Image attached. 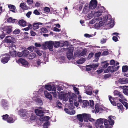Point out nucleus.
I'll list each match as a JSON object with an SVG mask.
<instances>
[{
  "label": "nucleus",
  "mask_w": 128,
  "mask_h": 128,
  "mask_svg": "<svg viewBox=\"0 0 128 128\" xmlns=\"http://www.w3.org/2000/svg\"><path fill=\"white\" fill-rule=\"evenodd\" d=\"M18 23L20 26L23 27L26 26L27 24L26 22L23 20H20L18 22Z\"/></svg>",
  "instance_id": "nucleus-24"
},
{
  "label": "nucleus",
  "mask_w": 128,
  "mask_h": 128,
  "mask_svg": "<svg viewBox=\"0 0 128 128\" xmlns=\"http://www.w3.org/2000/svg\"><path fill=\"white\" fill-rule=\"evenodd\" d=\"M44 94L45 96H51L50 95L51 94L48 92L46 91H44Z\"/></svg>",
  "instance_id": "nucleus-63"
},
{
  "label": "nucleus",
  "mask_w": 128,
  "mask_h": 128,
  "mask_svg": "<svg viewBox=\"0 0 128 128\" xmlns=\"http://www.w3.org/2000/svg\"><path fill=\"white\" fill-rule=\"evenodd\" d=\"M8 116L7 114H6L5 115H4L3 116H2V119L3 120H7V118H8Z\"/></svg>",
  "instance_id": "nucleus-61"
},
{
  "label": "nucleus",
  "mask_w": 128,
  "mask_h": 128,
  "mask_svg": "<svg viewBox=\"0 0 128 128\" xmlns=\"http://www.w3.org/2000/svg\"><path fill=\"white\" fill-rule=\"evenodd\" d=\"M77 117L78 120L80 122H82L83 120H84L83 114L78 115Z\"/></svg>",
  "instance_id": "nucleus-30"
},
{
  "label": "nucleus",
  "mask_w": 128,
  "mask_h": 128,
  "mask_svg": "<svg viewBox=\"0 0 128 128\" xmlns=\"http://www.w3.org/2000/svg\"><path fill=\"white\" fill-rule=\"evenodd\" d=\"M102 11L98 10L97 12L94 11V18L90 22V23L93 24L96 22L100 21L102 18L100 17L102 15Z\"/></svg>",
  "instance_id": "nucleus-3"
},
{
  "label": "nucleus",
  "mask_w": 128,
  "mask_h": 128,
  "mask_svg": "<svg viewBox=\"0 0 128 128\" xmlns=\"http://www.w3.org/2000/svg\"><path fill=\"white\" fill-rule=\"evenodd\" d=\"M9 49L11 50H15L16 49V46L14 45H13L10 46L9 47Z\"/></svg>",
  "instance_id": "nucleus-53"
},
{
  "label": "nucleus",
  "mask_w": 128,
  "mask_h": 128,
  "mask_svg": "<svg viewBox=\"0 0 128 128\" xmlns=\"http://www.w3.org/2000/svg\"><path fill=\"white\" fill-rule=\"evenodd\" d=\"M108 120L105 119L100 118L98 119L96 122L95 126L96 128H104L102 126L103 122L105 127L106 128H112V126L114 123L113 120L115 118V117L112 116H108Z\"/></svg>",
  "instance_id": "nucleus-1"
},
{
  "label": "nucleus",
  "mask_w": 128,
  "mask_h": 128,
  "mask_svg": "<svg viewBox=\"0 0 128 128\" xmlns=\"http://www.w3.org/2000/svg\"><path fill=\"white\" fill-rule=\"evenodd\" d=\"M20 6L22 9L26 10L28 9V7H27L24 3H21L20 5Z\"/></svg>",
  "instance_id": "nucleus-27"
},
{
  "label": "nucleus",
  "mask_w": 128,
  "mask_h": 128,
  "mask_svg": "<svg viewBox=\"0 0 128 128\" xmlns=\"http://www.w3.org/2000/svg\"><path fill=\"white\" fill-rule=\"evenodd\" d=\"M53 45L54 47L57 48L60 46H62L63 44L59 42H53Z\"/></svg>",
  "instance_id": "nucleus-22"
},
{
  "label": "nucleus",
  "mask_w": 128,
  "mask_h": 128,
  "mask_svg": "<svg viewBox=\"0 0 128 128\" xmlns=\"http://www.w3.org/2000/svg\"><path fill=\"white\" fill-rule=\"evenodd\" d=\"M35 112L36 114L40 117L43 116V112L41 110L37 109L35 110Z\"/></svg>",
  "instance_id": "nucleus-21"
},
{
  "label": "nucleus",
  "mask_w": 128,
  "mask_h": 128,
  "mask_svg": "<svg viewBox=\"0 0 128 128\" xmlns=\"http://www.w3.org/2000/svg\"><path fill=\"white\" fill-rule=\"evenodd\" d=\"M119 66L116 67L114 66H109L107 69L105 70L104 72L105 73H108L110 71L111 72H113L117 70Z\"/></svg>",
  "instance_id": "nucleus-10"
},
{
  "label": "nucleus",
  "mask_w": 128,
  "mask_h": 128,
  "mask_svg": "<svg viewBox=\"0 0 128 128\" xmlns=\"http://www.w3.org/2000/svg\"><path fill=\"white\" fill-rule=\"evenodd\" d=\"M73 48L71 47L69 48V51L67 54V56L69 60H70L72 58Z\"/></svg>",
  "instance_id": "nucleus-16"
},
{
  "label": "nucleus",
  "mask_w": 128,
  "mask_h": 128,
  "mask_svg": "<svg viewBox=\"0 0 128 128\" xmlns=\"http://www.w3.org/2000/svg\"><path fill=\"white\" fill-rule=\"evenodd\" d=\"M122 104L125 106L126 107V109H127L128 108V104L126 102H124Z\"/></svg>",
  "instance_id": "nucleus-64"
},
{
  "label": "nucleus",
  "mask_w": 128,
  "mask_h": 128,
  "mask_svg": "<svg viewBox=\"0 0 128 128\" xmlns=\"http://www.w3.org/2000/svg\"><path fill=\"white\" fill-rule=\"evenodd\" d=\"M94 11L93 10L91 12V13L88 14L87 16V18L89 19L92 18L94 16Z\"/></svg>",
  "instance_id": "nucleus-29"
},
{
  "label": "nucleus",
  "mask_w": 128,
  "mask_h": 128,
  "mask_svg": "<svg viewBox=\"0 0 128 128\" xmlns=\"http://www.w3.org/2000/svg\"><path fill=\"white\" fill-rule=\"evenodd\" d=\"M34 52L38 54L39 56H41L42 55L41 52L38 49H37L36 48V49L35 50Z\"/></svg>",
  "instance_id": "nucleus-48"
},
{
  "label": "nucleus",
  "mask_w": 128,
  "mask_h": 128,
  "mask_svg": "<svg viewBox=\"0 0 128 128\" xmlns=\"http://www.w3.org/2000/svg\"><path fill=\"white\" fill-rule=\"evenodd\" d=\"M74 108V106H71L69 105V108H65L64 110L66 113L70 115H72L74 114L75 113V111L72 110Z\"/></svg>",
  "instance_id": "nucleus-9"
},
{
  "label": "nucleus",
  "mask_w": 128,
  "mask_h": 128,
  "mask_svg": "<svg viewBox=\"0 0 128 128\" xmlns=\"http://www.w3.org/2000/svg\"><path fill=\"white\" fill-rule=\"evenodd\" d=\"M19 113L21 116L28 118L29 113L27 112L26 110L22 109L19 110Z\"/></svg>",
  "instance_id": "nucleus-11"
},
{
  "label": "nucleus",
  "mask_w": 128,
  "mask_h": 128,
  "mask_svg": "<svg viewBox=\"0 0 128 128\" xmlns=\"http://www.w3.org/2000/svg\"><path fill=\"white\" fill-rule=\"evenodd\" d=\"M114 95L118 96H121L122 95L121 93L117 90H115L114 92Z\"/></svg>",
  "instance_id": "nucleus-45"
},
{
  "label": "nucleus",
  "mask_w": 128,
  "mask_h": 128,
  "mask_svg": "<svg viewBox=\"0 0 128 128\" xmlns=\"http://www.w3.org/2000/svg\"><path fill=\"white\" fill-rule=\"evenodd\" d=\"M99 21L98 23H96L94 25V27L96 28H97L103 25H108L110 28L113 27L114 25V20H112L110 17L106 15L104 16L102 19Z\"/></svg>",
  "instance_id": "nucleus-2"
},
{
  "label": "nucleus",
  "mask_w": 128,
  "mask_h": 128,
  "mask_svg": "<svg viewBox=\"0 0 128 128\" xmlns=\"http://www.w3.org/2000/svg\"><path fill=\"white\" fill-rule=\"evenodd\" d=\"M119 82L121 84H124L128 82V79L126 78H120L119 80Z\"/></svg>",
  "instance_id": "nucleus-23"
},
{
  "label": "nucleus",
  "mask_w": 128,
  "mask_h": 128,
  "mask_svg": "<svg viewBox=\"0 0 128 128\" xmlns=\"http://www.w3.org/2000/svg\"><path fill=\"white\" fill-rule=\"evenodd\" d=\"M29 52L28 50H24L23 51V55L24 56H26L29 54Z\"/></svg>",
  "instance_id": "nucleus-54"
},
{
  "label": "nucleus",
  "mask_w": 128,
  "mask_h": 128,
  "mask_svg": "<svg viewBox=\"0 0 128 128\" xmlns=\"http://www.w3.org/2000/svg\"><path fill=\"white\" fill-rule=\"evenodd\" d=\"M50 124V123L48 122H46L43 124L44 128H48V126Z\"/></svg>",
  "instance_id": "nucleus-52"
},
{
  "label": "nucleus",
  "mask_w": 128,
  "mask_h": 128,
  "mask_svg": "<svg viewBox=\"0 0 128 128\" xmlns=\"http://www.w3.org/2000/svg\"><path fill=\"white\" fill-rule=\"evenodd\" d=\"M95 109L96 111L98 113L99 112L100 110V107L98 104H96V105H95Z\"/></svg>",
  "instance_id": "nucleus-42"
},
{
  "label": "nucleus",
  "mask_w": 128,
  "mask_h": 128,
  "mask_svg": "<svg viewBox=\"0 0 128 128\" xmlns=\"http://www.w3.org/2000/svg\"><path fill=\"white\" fill-rule=\"evenodd\" d=\"M97 5V2L96 0H92L90 2L89 8L90 9L95 8Z\"/></svg>",
  "instance_id": "nucleus-14"
},
{
  "label": "nucleus",
  "mask_w": 128,
  "mask_h": 128,
  "mask_svg": "<svg viewBox=\"0 0 128 128\" xmlns=\"http://www.w3.org/2000/svg\"><path fill=\"white\" fill-rule=\"evenodd\" d=\"M86 52V49H84L81 52L78 51L74 53V54L76 56H82L85 55Z\"/></svg>",
  "instance_id": "nucleus-17"
},
{
  "label": "nucleus",
  "mask_w": 128,
  "mask_h": 128,
  "mask_svg": "<svg viewBox=\"0 0 128 128\" xmlns=\"http://www.w3.org/2000/svg\"><path fill=\"white\" fill-rule=\"evenodd\" d=\"M90 106L92 108L94 105V101L92 100H90Z\"/></svg>",
  "instance_id": "nucleus-62"
},
{
  "label": "nucleus",
  "mask_w": 128,
  "mask_h": 128,
  "mask_svg": "<svg viewBox=\"0 0 128 128\" xmlns=\"http://www.w3.org/2000/svg\"><path fill=\"white\" fill-rule=\"evenodd\" d=\"M2 32V33L0 35V38L2 40L5 37V35H7V34L4 33L3 32Z\"/></svg>",
  "instance_id": "nucleus-59"
},
{
  "label": "nucleus",
  "mask_w": 128,
  "mask_h": 128,
  "mask_svg": "<svg viewBox=\"0 0 128 128\" xmlns=\"http://www.w3.org/2000/svg\"><path fill=\"white\" fill-rule=\"evenodd\" d=\"M32 26L31 24H30L28 25V26L27 27L23 28L22 29V30H24L28 31L29 30L30 28H32Z\"/></svg>",
  "instance_id": "nucleus-44"
},
{
  "label": "nucleus",
  "mask_w": 128,
  "mask_h": 128,
  "mask_svg": "<svg viewBox=\"0 0 128 128\" xmlns=\"http://www.w3.org/2000/svg\"><path fill=\"white\" fill-rule=\"evenodd\" d=\"M53 42L50 41L48 42H46L44 44H43L44 48L47 49L48 48L49 50L52 51L53 48Z\"/></svg>",
  "instance_id": "nucleus-5"
},
{
  "label": "nucleus",
  "mask_w": 128,
  "mask_h": 128,
  "mask_svg": "<svg viewBox=\"0 0 128 128\" xmlns=\"http://www.w3.org/2000/svg\"><path fill=\"white\" fill-rule=\"evenodd\" d=\"M39 28V26L36 23H34L33 26V28L34 30H36Z\"/></svg>",
  "instance_id": "nucleus-37"
},
{
  "label": "nucleus",
  "mask_w": 128,
  "mask_h": 128,
  "mask_svg": "<svg viewBox=\"0 0 128 128\" xmlns=\"http://www.w3.org/2000/svg\"><path fill=\"white\" fill-rule=\"evenodd\" d=\"M84 88L86 90L85 92L88 95H91L92 93V88L91 86H85Z\"/></svg>",
  "instance_id": "nucleus-15"
},
{
  "label": "nucleus",
  "mask_w": 128,
  "mask_h": 128,
  "mask_svg": "<svg viewBox=\"0 0 128 128\" xmlns=\"http://www.w3.org/2000/svg\"><path fill=\"white\" fill-rule=\"evenodd\" d=\"M123 92L125 95L128 96V86H124Z\"/></svg>",
  "instance_id": "nucleus-25"
},
{
  "label": "nucleus",
  "mask_w": 128,
  "mask_h": 128,
  "mask_svg": "<svg viewBox=\"0 0 128 128\" xmlns=\"http://www.w3.org/2000/svg\"><path fill=\"white\" fill-rule=\"evenodd\" d=\"M6 121L8 123H12L14 122V120L12 118L8 116Z\"/></svg>",
  "instance_id": "nucleus-32"
},
{
  "label": "nucleus",
  "mask_w": 128,
  "mask_h": 128,
  "mask_svg": "<svg viewBox=\"0 0 128 128\" xmlns=\"http://www.w3.org/2000/svg\"><path fill=\"white\" fill-rule=\"evenodd\" d=\"M45 88L46 89L49 91H52V92H50L51 96L52 95L54 96L57 95V92H56V87L54 85H46L45 86Z\"/></svg>",
  "instance_id": "nucleus-4"
},
{
  "label": "nucleus",
  "mask_w": 128,
  "mask_h": 128,
  "mask_svg": "<svg viewBox=\"0 0 128 128\" xmlns=\"http://www.w3.org/2000/svg\"><path fill=\"white\" fill-rule=\"evenodd\" d=\"M10 56L8 55L4 56L2 59L1 62L3 64L7 63L9 60Z\"/></svg>",
  "instance_id": "nucleus-18"
},
{
  "label": "nucleus",
  "mask_w": 128,
  "mask_h": 128,
  "mask_svg": "<svg viewBox=\"0 0 128 128\" xmlns=\"http://www.w3.org/2000/svg\"><path fill=\"white\" fill-rule=\"evenodd\" d=\"M15 19H12V18L11 17H10L7 20L8 22H10L14 23L15 22Z\"/></svg>",
  "instance_id": "nucleus-49"
},
{
  "label": "nucleus",
  "mask_w": 128,
  "mask_h": 128,
  "mask_svg": "<svg viewBox=\"0 0 128 128\" xmlns=\"http://www.w3.org/2000/svg\"><path fill=\"white\" fill-rule=\"evenodd\" d=\"M35 99L36 100V102L38 103V104L40 105H42V102L40 98L36 97Z\"/></svg>",
  "instance_id": "nucleus-31"
},
{
  "label": "nucleus",
  "mask_w": 128,
  "mask_h": 128,
  "mask_svg": "<svg viewBox=\"0 0 128 128\" xmlns=\"http://www.w3.org/2000/svg\"><path fill=\"white\" fill-rule=\"evenodd\" d=\"M73 90H74L75 93L77 94H79V92L78 91V89L77 88L75 87H73Z\"/></svg>",
  "instance_id": "nucleus-56"
},
{
  "label": "nucleus",
  "mask_w": 128,
  "mask_h": 128,
  "mask_svg": "<svg viewBox=\"0 0 128 128\" xmlns=\"http://www.w3.org/2000/svg\"><path fill=\"white\" fill-rule=\"evenodd\" d=\"M27 49L28 50H29L30 51L33 52V50H34V51H35V50L36 49V48L33 46H31L28 47Z\"/></svg>",
  "instance_id": "nucleus-33"
},
{
  "label": "nucleus",
  "mask_w": 128,
  "mask_h": 128,
  "mask_svg": "<svg viewBox=\"0 0 128 128\" xmlns=\"http://www.w3.org/2000/svg\"><path fill=\"white\" fill-rule=\"evenodd\" d=\"M83 118L84 122H88V121L92 122L94 121V120L93 118H91L90 115L89 114H83Z\"/></svg>",
  "instance_id": "nucleus-12"
},
{
  "label": "nucleus",
  "mask_w": 128,
  "mask_h": 128,
  "mask_svg": "<svg viewBox=\"0 0 128 128\" xmlns=\"http://www.w3.org/2000/svg\"><path fill=\"white\" fill-rule=\"evenodd\" d=\"M68 96H59V98H61V99L62 98L63 100L65 101H66L68 100Z\"/></svg>",
  "instance_id": "nucleus-58"
},
{
  "label": "nucleus",
  "mask_w": 128,
  "mask_h": 128,
  "mask_svg": "<svg viewBox=\"0 0 128 128\" xmlns=\"http://www.w3.org/2000/svg\"><path fill=\"white\" fill-rule=\"evenodd\" d=\"M59 62L61 64L62 63L64 62H65L64 57L63 56L61 57L60 58V60Z\"/></svg>",
  "instance_id": "nucleus-57"
},
{
  "label": "nucleus",
  "mask_w": 128,
  "mask_h": 128,
  "mask_svg": "<svg viewBox=\"0 0 128 128\" xmlns=\"http://www.w3.org/2000/svg\"><path fill=\"white\" fill-rule=\"evenodd\" d=\"M28 117H30L29 119L31 122V121L34 120L36 118V116L34 113H33L32 112L29 113V116Z\"/></svg>",
  "instance_id": "nucleus-19"
},
{
  "label": "nucleus",
  "mask_w": 128,
  "mask_h": 128,
  "mask_svg": "<svg viewBox=\"0 0 128 128\" xmlns=\"http://www.w3.org/2000/svg\"><path fill=\"white\" fill-rule=\"evenodd\" d=\"M2 105L4 107H6L8 106V104L6 101L3 100H2Z\"/></svg>",
  "instance_id": "nucleus-38"
},
{
  "label": "nucleus",
  "mask_w": 128,
  "mask_h": 128,
  "mask_svg": "<svg viewBox=\"0 0 128 128\" xmlns=\"http://www.w3.org/2000/svg\"><path fill=\"white\" fill-rule=\"evenodd\" d=\"M93 68V66L91 65H89L86 66V70L87 71H90Z\"/></svg>",
  "instance_id": "nucleus-46"
},
{
  "label": "nucleus",
  "mask_w": 128,
  "mask_h": 128,
  "mask_svg": "<svg viewBox=\"0 0 128 128\" xmlns=\"http://www.w3.org/2000/svg\"><path fill=\"white\" fill-rule=\"evenodd\" d=\"M128 70V67L127 66H123L122 67V70L123 72L127 71Z\"/></svg>",
  "instance_id": "nucleus-51"
},
{
  "label": "nucleus",
  "mask_w": 128,
  "mask_h": 128,
  "mask_svg": "<svg viewBox=\"0 0 128 128\" xmlns=\"http://www.w3.org/2000/svg\"><path fill=\"white\" fill-rule=\"evenodd\" d=\"M16 61L17 63L18 64L21 63L22 65L24 66H28V63L26 60L20 58V59L16 60Z\"/></svg>",
  "instance_id": "nucleus-13"
},
{
  "label": "nucleus",
  "mask_w": 128,
  "mask_h": 128,
  "mask_svg": "<svg viewBox=\"0 0 128 128\" xmlns=\"http://www.w3.org/2000/svg\"><path fill=\"white\" fill-rule=\"evenodd\" d=\"M4 41L5 42L13 44L15 42V38L13 36H7L4 39Z\"/></svg>",
  "instance_id": "nucleus-7"
},
{
  "label": "nucleus",
  "mask_w": 128,
  "mask_h": 128,
  "mask_svg": "<svg viewBox=\"0 0 128 128\" xmlns=\"http://www.w3.org/2000/svg\"><path fill=\"white\" fill-rule=\"evenodd\" d=\"M118 108L120 109V110H122L123 108V106L120 103H118L117 104Z\"/></svg>",
  "instance_id": "nucleus-50"
},
{
  "label": "nucleus",
  "mask_w": 128,
  "mask_h": 128,
  "mask_svg": "<svg viewBox=\"0 0 128 128\" xmlns=\"http://www.w3.org/2000/svg\"><path fill=\"white\" fill-rule=\"evenodd\" d=\"M85 60H86L84 58H82L77 60L76 62L78 64H80L84 63Z\"/></svg>",
  "instance_id": "nucleus-28"
},
{
  "label": "nucleus",
  "mask_w": 128,
  "mask_h": 128,
  "mask_svg": "<svg viewBox=\"0 0 128 128\" xmlns=\"http://www.w3.org/2000/svg\"><path fill=\"white\" fill-rule=\"evenodd\" d=\"M50 118V117L48 116L43 117V116L41 117L39 119L41 121H47Z\"/></svg>",
  "instance_id": "nucleus-26"
},
{
  "label": "nucleus",
  "mask_w": 128,
  "mask_h": 128,
  "mask_svg": "<svg viewBox=\"0 0 128 128\" xmlns=\"http://www.w3.org/2000/svg\"><path fill=\"white\" fill-rule=\"evenodd\" d=\"M8 7L11 10H14L16 8L15 6H14L12 4H8Z\"/></svg>",
  "instance_id": "nucleus-47"
},
{
  "label": "nucleus",
  "mask_w": 128,
  "mask_h": 128,
  "mask_svg": "<svg viewBox=\"0 0 128 128\" xmlns=\"http://www.w3.org/2000/svg\"><path fill=\"white\" fill-rule=\"evenodd\" d=\"M112 96H110L109 98V99L110 101V102H111L112 104L113 105V106H116V103L114 102V100H111L112 99Z\"/></svg>",
  "instance_id": "nucleus-41"
},
{
  "label": "nucleus",
  "mask_w": 128,
  "mask_h": 128,
  "mask_svg": "<svg viewBox=\"0 0 128 128\" xmlns=\"http://www.w3.org/2000/svg\"><path fill=\"white\" fill-rule=\"evenodd\" d=\"M89 11L88 6L85 5L83 9V12L84 13H86Z\"/></svg>",
  "instance_id": "nucleus-36"
},
{
  "label": "nucleus",
  "mask_w": 128,
  "mask_h": 128,
  "mask_svg": "<svg viewBox=\"0 0 128 128\" xmlns=\"http://www.w3.org/2000/svg\"><path fill=\"white\" fill-rule=\"evenodd\" d=\"M82 103L84 106H87L89 105L88 101L87 100H84L82 101Z\"/></svg>",
  "instance_id": "nucleus-39"
},
{
  "label": "nucleus",
  "mask_w": 128,
  "mask_h": 128,
  "mask_svg": "<svg viewBox=\"0 0 128 128\" xmlns=\"http://www.w3.org/2000/svg\"><path fill=\"white\" fill-rule=\"evenodd\" d=\"M12 30V28L11 26H6L3 27L1 29L2 32L7 34L10 33Z\"/></svg>",
  "instance_id": "nucleus-6"
},
{
  "label": "nucleus",
  "mask_w": 128,
  "mask_h": 128,
  "mask_svg": "<svg viewBox=\"0 0 128 128\" xmlns=\"http://www.w3.org/2000/svg\"><path fill=\"white\" fill-rule=\"evenodd\" d=\"M42 63V62L41 61V60L39 59H38V60L36 61V63L37 64V65H34V66H36V67H38L40 65V64Z\"/></svg>",
  "instance_id": "nucleus-43"
},
{
  "label": "nucleus",
  "mask_w": 128,
  "mask_h": 128,
  "mask_svg": "<svg viewBox=\"0 0 128 128\" xmlns=\"http://www.w3.org/2000/svg\"><path fill=\"white\" fill-rule=\"evenodd\" d=\"M111 76V75L110 74H107L105 75L103 78V79H106L107 78H110Z\"/></svg>",
  "instance_id": "nucleus-60"
},
{
  "label": "nucleus",
  "mask_w": 128,
  "mask_h": 128,
  "mask_svg": "<svg viewBox=\"0 0 128 128\" xmlns=\"http://www.w3.org/2000/svg\"><path fill=\"white\" fill-rule=\"evenodd\" d=\"M77 98L76 96H70L69 98V101L70 103V105L71 106L73 105V102L74 101L76 100Z\"/></svg>",
  "instance_id": "nucleus-20"
},
{
  "label": "nucleus",
  "mask_w": 128,
  "mask_h": 128,
  "mask_svg": "<svg viewBox=\"0 0 128 128\" xmlns=\"http://www.w3.org/2000/svg\"><path fill=\"white\" fill-rule=\"evenodd\" d=\"M36 56V54L33 53L31 54L29 56V58L30 59H32L34 58H35Z\"/></svg>",
  "instance_id": "nucleus-40"
},
{
  "label": "nucleus",
  "mask_w": 128,
  "mask_h": 128,
  "mask_svg": "<svg viewBox=\"0 0 128 128\" xmlns=\"http://www.w3.org/2000/svg\"><path fill=\"white\" fill-rule=\"evenodd\" d=\"M57 94H59V96H74L75 94L70 91L66 92L64 91L61 92L60 93L57 92Z\"/></svg>",
  "instance_id": "nucleus-8"
},
{
  "label": "nucleus",
  "mask_w": 128,
  "mask_h": 128,
  "mask_svg": "<svg viewBox=\"0 0 128 128\" xmlns=\"http://www.w3.org/2000/svg\"><path fill=\"white\" fill-rule=\"evenodd\" d=\"M10 54L12 56L15 57L16 54V52L15 50H11L10 52Z\"/></svg>",
  "instance_id": "nucleus-35"
},
{
  "label": "nucleus",
  "mask_w": 128,
  "mask_h": 128,
  "mask_svg": "<svg viewBox=\"0 0 128 128\" xmlns=\"http://www.w3.org/2000/svg\"><path fill=\"white\" fill-rule=\"evenodd\" d=\"M20 32V30L18 29H16L13 32V33L15 34H19Z\"/></svg>",
  "instance_id": "nucleus-55"
},
{
  "label": "nucleus",
  "mask_w": 128,
  "mask_h": 128,
  "mask_svg": "<svg viewBox=\"0 0 128 128\" xmlns=\"http://www.w3.org/2000/svg\"><path fill=\"white\" fill-rule=\"evenodd\" d=\"M40 30L41 33H46L48 31L47 29L46 28H40Z\"/></svg>",
  "instance_id": "nucleus-34"
}]
</instances>
